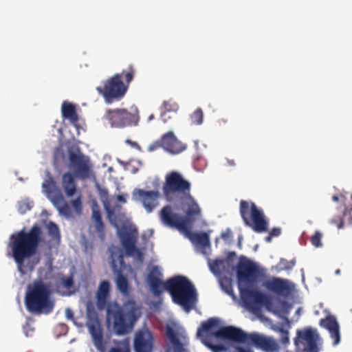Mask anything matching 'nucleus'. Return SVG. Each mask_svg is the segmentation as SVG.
<instances>
[{"mask_svg":"<svg viewBox=\"0 0 352 352\" xmlns=\"http://www.w3.org/2000/svg\"><path fill=\"white\" fill-rule=\"evenodd\" d=\"M118 199H119L120 201H125L124 198L122 195H119V196H118Z\"/></svg>","mask_w":352,"mask_h":352,"instance_id":"obj_53","label":"nucleus"},{"mask_svg":"<svg viewBox=\"0 0 352 352\" xmlns=\"http://www.w3.org/2000/svg\"><path fill=\"white\" fill-rule=\"evenodd\" d=\"M347 217V221L349 223H352V207L350 209L344 207V210L342 212V214L331 219L330 223L336 226L338 229H341L344 227V219Z\"/></svg>","mask_w":352,"mask_h":352,"instance_id":"obj_25","label":"nucleus"},{"mask_svg":"<svg viewBox=\"0 0 352 352\" xmlns=\"http://www.w3.org/2000/svg\"><path fill=\"white\" fill-rule=\"evenodd\" d=\"M110 293V283L102 280L96 293V305L99 310L106 308L107 320L111 322L117 335L129 333L141 316V307L134 300H129L120 305L116 302L107 303Z\"/></svg>","mask_w":352,"mask_h":352,"instance_id":"obj_3","label":"nucleus"},{"mask_svg":"<svg viewBox=\"0 0 352 352\" xmlns=\"http://www.w3.org/2000/svg\"><path fill=\"white\" fill-rule=\"evenodd\" d=\"M220 320L210 318L201 323L197 330V336L200 337L203 331L210 333L218 339L228 340L238 343L248 342L257 349L265 352H278L279 345L272 337H267L258 333H246L239 328L228 326L220 327L217 331H212L213 328L218 327Z\"/></svg>","mask_w":352,"mask_h":352,"instance_id":"obj_6","label":"nucleus"},{"mask_svg":"<svg viewBox=\"0 0 352 352\" xmlns=\"http://www.w3.org/2000/svg\"><path fill=\"white\" fill-rule=\"evenodd\" d=\"M272 236H271V234H270L268 236H267L265 237V241H266L267 242H270V241H271V239H272Z\"/></svg>","mask_w":352,"mask_h":352,"instance_id":"obj_50","label":"nucleus"},{"mask_svg":"<svg viewBox=\"0 0 352 352\" xmlns=\"http://www.w3.org/2000/svg\"><path fill=\"white\" fill-rule=\"evenodd\" d=\"M109 352H129V350L128 349H122L118 347H112Z\"/></svg>","mask_w":352,"mask_h":352,"instance_id":"obj_45","label":"nucleus"},{"mask_svg":"<svg viewBox=\"0 0 352 352\" xmlns=\"http://www.w3.org/2000/svg\"><path fill=\"white\" fill-rule=\"evenodd\" d=\"M332 199L333 201H336V202H341V203H344V201L346 199V197L342 195H335L332 197Z\"/></svg>","mask_w":352,"mask_h":352,"instance_id":"obj_43","label":"nucleus"},{"mask_svg":"<svg viewBox=\"0 0 352 352\" xmlns=\"http://www.w3.org/2000/svg\"><path fill=\"white\" fill-rule=\"evenodd\" d=\"M137 234L135 235L132 232H124L120 233V239L121 244L126 251L128 256H135L139 260L142 261L144 258L142 251L136 248Z\"/></svg>","mask_w":352,"mask_h":352,"instance_id":"obj_16","label":"nucleus"},{"mask_svg":"<svg viewBox=\"0 0 352 352\" xmlns=\"http://www.w3.org/2000/svg\"><path fill=\"white\" fill-rule=\"evenodd\" d=\"M320 337L316 329L306 327L296 330L294 340L296 352H319Z\"/></svg>","mask_w":352,"mask_h":352,"instance_id":"obj_11","label":"nucleus"},{"mask_svg":"<svg viewBox=\"0 0 352 352\" xmlns=\"http://www.w3.org/2000/svg\"><path fill=\"white\" fill-rule=\"evenodd\" d=\"M67 153L69 167L76 178L86 180L95 177L89 157L84 155L78 147L69 148Z\"/></svg>","mask_w":352,"mask_h":352,"instance_id":"obj_10","label":"nucleus"},{"mask_svg":"<svg viewBox=\"0 0 352 352\" xmlns=\"http://www.w3.org/2000/svg\"><path fill=\"white\" fill-rule=\"evenodd\" d=\"M49 235L56 241H60V234L58 226L54 222H50L47 225Z\"/></svg>","mask_w":352,"mask_h":352,"instance_id":"obj_31","label":"nucleus"},{"mask_svg":"<svg viewBox=\"0 0 352 352\" xmlns=\"http://www.w3.org/2000/svg\"><path fill=\"white\" fill-rule=\"evenodd\" d=\"M223 265V261L222 260H215L210 264V270L214 274L219 273Z\"/></svg>","mask_w":352,"mask_h":352,"instance_id":"obj_36","label":"nucleus"},{"mask_svg":"<svg viewBox=\"0 0 352 352\" xmlns=\"http://www.w3.org/2000/svg\"><path fill=\"white\" fill-rule=\"evenodd\" d=\"M301 312H302V308L300 307H298L296 311H295V315L294 317H292V318L289 319L287 318V328H289L291 327L292 324H293L294 322L298 321L300 316H301Z\"/></svg>","mask_w":352,"mask_h":352,"instance_id":"obj_35","label":"nucleus"},{"mask_svg":"<svg viewBox=\"0 0 352 352\" xmlns=\"http://www.w3.org/2000/svg\"><path fill=\"white\" fill-rule=\"evenodd\" d=\"M135 73L133 65H129L126 70H123L122 73L116 74L108 78L104 82V86L98 87L96 90L108 102H111L112 99H120L126 93Z\"/></svg>","mask_w":352,"mask_h":352,"instance_id":"obj_8","label":"nucleus"},{"mask_svg":"<svg viewBox=\"0 0 352 352\" xmlns=\"http://www.w3.org/2000/svg\"><path fill=\"white\" fill-rule=\"evenodd\" d=\"M66 316H67V318L68 319H72V320H73V319H74V314H73V312H72L70 309H67L66 310Z\"/></svg>","mask_w":352,"mask_h":352,"instance_id":"obj_47","label":"nucleus"},{"mask_svg":"<svg viewBox=\"0 0 352 352\" xmlns=\"http://www.w3.org/2000/svg\"><path fill=\"white\" fill-rule=\"evenodd\" d=\"M43 191L51 200L56 194L60 193L58 190L56 184L50 172L45 175V178L42 184Z\"/></svg>","mask_w":352,"mask_h":352,"instance_id":"obj_22","label":"nucleus"},{"mask_svg":"<svg viewBox=\"0 0 352 352\" xmlns=\"http://www.w3.org/2000/svg\"><path fill=\"white\" fill-rule=\"evenodd\" d=\"M160 144L162 148L172 153H179L186 148L173 132L165 133L160 140Z\"/></svg>","mask_w":352,"mask_h":352,"instance_id":"obj_18","label":"nucleus"},{"mask_svg":"<svg viewBox=\"0 0 352 352\" xmlns=\"http://www.w3.org/2000/svg\"><path fill=\"white\" fill-rule=\"evenodd\" d=\"M322 237V234L318 231L316 230L314 234L311 236L310 239L311 243L312 245H314L316 248H320L322 245L321 239Z\"/></svg>","mask_w":352,"mask_h":352,"instance_id":"obj_33","label":"nucleus"},{"mask_svg":"<svg viewBox=\"0 0 352 352\" xmlns=\"http://www.w3.org/2000/svg\"><path fill=\"white\" fill-rule=\"evenodd\" d=\"M43 241V232L37 224L33 225L28 231L23 229L10 236L8 246L11 250L12 256L21 275L34 271L40 262L38 257H32L36 254Z\"/></svg>","mask_w":352,"mask_h":352,"instance_id":"obj_5","label":"nucleus"},{"mask_svg":"<svg viewBox=\"0 0 352 352\" xmlns=\"http://www.w3.org/2000/svg\"><path fill=\"white\" fill-rule=\"evenodd\" d=\"M295 260H292L289 262H287V270H291L295 265Z\"/></svg>","mask_w":352,"mask_h":352,"instance_id":"obj_48","label":"nucleus"},{"mask_svg":"<svg viewBox=\"0 0 352 352\" xmlns=\"http://www.w3.org/2000/svg\"><path fill=\"white\" fill-rule=\"evenodd\" d=\"M296 285L294 283L287 280V298L289 296H292L296 293Z\"/></svg>","mask_w":352,"mask_h":352,"instance_id":"obj_39","label":"nucleus"},{"mask_svg":"<svg viewBox=\"0 0 352 352\" xmlns=\"http://www.w3.org/2000/svg\"><path fill=\"white\" fill-rule=\"evenodd\" d=\"M52 202L60 214L65 217L71 216V208L68 204L65 201L61 193H58L53 196Z\"/></svg>","mask_w":352,"mask_h":352,"instance_id":"obj_23","label":"nucleus"},{"mask_svg":"<svg viewBox=\"0 0 352 352\" xmlns=\"http://www.w3.org/2000/svg\"><path fill=\"white\" fill-rule=\"evenodd\" d=\"M320 325L327 329L329 332L339 328V325L336 320L333 317H327L320 320Z\"/></svg>","mask_w":352,"mask_h":352,"instance_id":"obj_30","label":"nucleus"},{"mask_svg":"<svg viewBox=\"0 0 352 352\" xmlns=\"http://www.w3.org/2000/svg\"><path fill=\"white\" fill-rule=\"evenodd\" d=\"M154 339L148 329H140L136 332L134 338V350L135 352H152Z\"/></svg>","mask_w":352,"mask_h":352,"instance_id":"obj_15","label":"nucleus"},{"mask_svg":"<svg viewBox=\"0 0 352 352\" xmlns=\"http://www.w3.org/2000/svg\"><path fill=\"white\" fill-rule=\"evenodd\" d=\"M154 119V115L153 114H151V116H149V117L148 118V121H151L152 120Z\"/></svg>","mask_w":352,"mask_h":352,"instance_id":"obj_52","label":"nucleus"},{"mask_svg":"<svg viewBox=\"0 0 352 352\" xmlns=\"http://www.w3.org/2000/svg\"><path fill=\"white\" fill-rule=\"evenodd\" d=\"M282 340H283V341L286 340V337L285 338L284 336H283Z\"/></svg>","mask_w":352,"mask_h":352,"instance_id":"obj_57","label":"nucleus"},{"mask_svg":"<svg viewBox=\"0 0 352 352\" xmlns=\"http://www.w3.org/2000/svg\"><path fill=\"white\" fill-rule=\"evenodd\" d=\"M133 195L143 204L148 212H151L158 205L160 194L157 190L146 191L143 189H135Z\"/></svg>","mask_w":352,"mask_h":352,"instance_id":"obj_17","label":"nucleus"},{"mask_svg":"<svg viewBox=\"0 0 352 352\" xmlns=\"http://www.w3.org/2000/svg\"><path fill=\"white\" fill-rule=\"evenodd\" d=\"M105 118L113 127H124L136 125L138 122V112H129L126 109H108Z\"/></svg>","mask_w":352,"mask_h":352,"instance_id":"obj_12","label":"nucleus"},{"mask_svg":"<svg viewBox=\"0 0 352 352\" xmlns=\"http://www.w3.org/2000/svg\"><path fill=\"white\" fill-rule=\"evenodd\" d=\"M91 220L96 232L98 237L103 241L105 238V226L102 219L101 212L97 206L92 208Z\"/></svg>","mask_w":352,"mask_h":352,"instance_id":"obj_20","label":"nucleus"},{"mask_svg":"<svg viewBox=\"0 0 352 352\" xmlns=\"http://www.w3.org/2000/svg\"><path fill=\"white\" fill-rule=\"evenodd\" d=\"M61 113L64 118L69 120L72 124L78 121V116L76 113V107L71 102L64 101L62 103Z\"/></svg>","mask_w":352,"mask_h":352,"instance_id":"obj_24","label":"nucleus"},{"mask_svg":"<svg viewBox=\"0 0 352 352\" xmlns=\"http://www.w3.org/2000/svg\"><path fill=\"white\" fill-rule=\"evenodd\" d=\"M51 296L52 289L49 283L41 279L34 280L27 288L25 296L27 310L36 315L50 314L54 307Z\"/></svg>","mask_w":352,"mask_h":352,"instance_id":"obj_7","label":"nucleus"},{"mask_svg":"<svg viewBox=\"0 0 352 352\" xmlns=\"http://www.w3.org/2000/svg\"><path fill=\"white\" fill-rule=\"evenodd\" d=\"M263 285L270 292L276 295H283L286 292V280L273 277L266 280Z\"/></svg>","mask_w":352,"mask_h":352,"instance_id":"obj_19","label":"nucleus"},{"mask_svg":"<svg viewBox=\"0 0 352 352\" xmlns=\"http://www.w3.org/2000/svg\"><path fill=\"white\" fill-rule=\"evenodd\" d=\"M184 233L189 236L190 239L193 243L201 245L202 248L210 247V237L208 233H191L190 231Z\"/></svg>","mask_w":352,"mask_h":352,"instance_id":"obj_26","label":"nucleus"},{"mask_svg":"<svg viewBox=\"0 0 352 352\" xmlns=\"http://www.w3.org/2000/svg\"><path fill=\"white\" fill-rule=\"evenodd\" d=\"M272 237L278 236L280 234V229L278 228H274L270 232Z\"/></svg>","mask_w":352,"mask_h":352,"instance_id":"obj_44","label":"nucleus"},{"mask_svg":"<svg viewBox=\"0 0 352 352\" xmlns=\"http://www.w3.org/2000/svg\"><path fill=\"white\" fill-rule=\"evenodd\" d=\"M111 267L116 274V285L118 289L124 295H128L129 292V282L122 271L118 268V263L120 266L124 265V256L122 251L118 248H113L111 250Z\"/></svg>","mask_w":352,"mask_h":352,"instance_id":"obj_14","label":"nucleus"},{"mask_svg":"<svg viewBox=\"0 0 352 352\" xmlns=\"http://www.w3.org/2000/svg\"><path fill=\"white\" fill-rule=\"evenodd\" d=\"M62 283L65 288H71L74 285V280L72 276L68 277H63L62 278Z\"/></svg>","mask_w":352,"mask_h":352,"instance_id":"obj_38","label":"nucleus"},{"mask_svg":"<svg viewBox=\"0 0 352 352\" xmlns=\"http://www.w3.org/2000/svg\"><path fill=\"white\" fill-rule=\"evenodd\" d=\"M162 190L168 201H179L183 204L186 216L173 212L170 206L163 207L160 212L162 223L182 232H188L190 226L201 216V209L191 195V183L177 171L166 174Z\"/></svg>","mask_w":352,"mask_h":352,"instance_id":"obj_1","label":"nucleus"},{"mask_svg":"<svg viewBox=\"0 0 352 352\" xmlns=\"http://www.w3.org/2000/svg\"><path fill=\"white\" fill-rule=\"evenodd\" d=\"M238 351L239 352H253L252 351H251L250 349H244L243 347H239Z\"/></svg>","mask_w":352,"mask_h":352,"instance_id":"obj_49","label":"nucleus"},{"mask_svg":"<svg viewBox=\"0 0 352 352\" xmlns=\"http://www.w3.org/2000/svg\"><path fill=\"white\" fill-rule=\"evenodd\" d=\"M86 326L97 350L100 352H107V343L103 340L102 329L96 311L88 309Z\"/></svg>","mask_w":352,"mask_h":352,"instance_id":"obj_13","label":"nucleus"},{"mask_svg":"<svg viewBox=\"0 0 352 352\" xmlns=\"http://www.w3.org/2000/svg\"><path fill=\"white\" fill-rule=\"evenodd\" d=\"M336 274H340V270H337L336 271Z\"/></svg>","mask_w":352,"mask_h":352,"instance_id":"obj_56","label":"nucleus"},{"mask_svg":"<svg viewBox=\"0 0 352 352\" xmlns=\"http://www.w3.org/2000/svg\"><path fill=\"white\" fill-rule=\"evenodd\" d=\"M166 352H176L175 350H174V348L173 349H168Z\"/></svg>","mask_w":352,"mask_h":352,"instance_id":"obj_54","label":"nucleus"},{"mask_svg":"<svg viewBox=\"0 0 352 352\" xmlns=\"http://www.w3.org/2000/svg\"><path fill=\"white\" fill-rule=\"evenodd\" d=\"M228 163H229L230 165H232V166H234V165L235 164V163L234 162V161H233V160H232V161H228Z\"/></svg>","mask_w":352,"mask_h":352,"instance_id":"obj_55","label":"nucleus"},{"mask_svg":"<svg viewBox=\"0 0 352 352\" xmlns=\"http://www.w3.org/2000/svg\"><path fill=\"white\" fill-rule=\"evenodd\" d=\"M205 344L213 352H226L228 351L227 346L222 344H212L209 342H205Z\"/></svg>","mask_w":352,"mask_h":352,"instance_id":"obj_34","label":"nucleus"},{"mask_svg":"<svg viewBox=\"0 0 352 352\" xmlns=\"http://www.w3.org/2000/svg\"><path fill=\"white\" fill-rule=\"evenodd\" d=\"M166 334L173 344L174 350L176 352H184L185 349L184 346L177 337V333L173 328L168 327L166 330Z\"/></svg>","mask_w":352,"mask_h":352,"instance_id":"obj_27","label":"nucleus"},{"mask_svg":"<svg viewBox=\"0 0 352 352\" xmlns=\"http://www.w3.org/2000/svg\"><path fill=\"white\" fill-rule=\"evenodd\" d=\"M160 146H161L160 141L155 142L153 145H151L149 149H150V151H153V150L159 148Z\"/></svg>","mask_w":352,"mask_h":352,"instance_id":"obj_46","label":"nucleus"},{"mask_svg":"<svg viewBox=\"0 0 352 352\" xmlns=\"http://www.w3.org/2000/svg\"><path fill=\"white\" fill-rule=\"evenodd\" d=\"M221 237L226 241H230L232 238V232L230 228H227L221 234Z\"/></svg>","mask_w":352,"mask_h":352,"instance_id":"obj_40","label":"nucleus"},{"mask_svg":"<svg viewBox=\"0 0 352 352\" xmlns=\"http://www.w3.org/2000/svg\"><path fill=\"white\" fill-rule=\"evenodd\" d=\"M75 178L70 172H67L62 176V186L68 197H73L76 192Z\"/></svg>","mask_w":352,"mask_h":352,"instance_id":"obj_21","label":"nucleus"},{"mask_svg":"<svg viewBox=\"0 0 352 352\" xmlns=\"http://www.w3.org/2000/svg\"><path fill=\"white\" fill-rule=\"evenodd\" d=\"M163 274L158 266H153L148 273L146 281L151 292L160 296L165 289L170 294L173 301L183 307L186 312L195 308L197 302V294L195 286L184 276H175L164 283Z\"/></svg>","mask_w":352,"mask_h":352,"instance_id":"obj_4","label":"nucleus"},{"mask_svg":"<svg viewBox=\"0 0 352 352\" xmlns=\"http://www.w3.org/2000/svg\"><path fill=\"white\" fill-rule=\"evenodd\" d=\"M162 111L161 113V118L164 122H167L166 114L168 112H175L178 109V105L176 102L171 100L164 101L162 104Z\"/></svg>","mask_w":352,"mask_h":352,"instance_id":"obj_29","label":"nucleus"},{"mask_svg":"<svg viewBox=\"0 0 352 352\" xmlns=\"http://www.w3.org/2000/svg\"><path fill=\"white\" fill-rule=\"evenodd\" d=\"M287 316L289 315L291 309H292V306L289 305L288 303H287Z\"/></svg>","mask_w":352,"mask_h":352,"instance_id":"obj_51","label":"nucleus"},{"mask_svg":"<svg viewBox=\"0 0 352 352\" xmlns=\"http://www.w3.org/2000/svg\"><path fill=\"white\" fill-rule=\"evenodd\" d=\"M204 120V113L201 108L197 109L191 115V123L195 125L201 124Z\"/></svg>","mask_w":352,"mask_h":352,"instance_id":"obj_32","label":"nucleus"},{"mask_svg":"<svg viewBox=\"0 0 352 352\" xmlns=\"http://www.w3.org/2000/svg\"><path fill=\"white\" fill-rule=\"evenodd\" d=\"M329 333L331 335V338L333 340V344L337 345L340 341V335L339 328H338L333 331H331Z\"/></svg>","mask_w":352,"mask_h":352,"instance_id":"obj_37","label":"nucleus"},{"mask_svg":"<svg viewBox=\"0 0 352 352\" xmlns=\"http://www.w3.org/2000/svg\"><path fill=\"white\" fill-rule=\"evenodd\" d=\"M287 344H288L289 343V338L288 337H287Z\"/></svg>","mask_w":352,"mask_h":352,"instance_id":"obj_58","label":"nucleus"},{"mask_svg":"<svg viewBox=\"0 0 352 352\" xmlns=\"http://www.w3.org/2000/svg\"><path fill=\"white\" fill-rule=\"evenodd\" d=\"M106 211L107 218L111 224L115 228H118L119 222H120L124 217V214L120 212L116 213V208L112 209L109 207H106Z\"/></svg>","mask_w":352,"mask_h":352,"instance_id":"obj_28","label":"nucleus"},{"mask_svg":"<svg viewBox=\"0 0 352 352\" xmlns=\"http://www.w3.org/2000/svg\"><path fill=\"white\" fill-rule=\"evenodd\" d=\"M258 274L254 263L245 258H241L236 267V276L240 296L245 307L257 314L263 307L267 311H276L280 307L286 309V300H280L270 295L258 291L256 287L250 289L246 285H252Z\"/></svg>","mask_w":352,"mask_h":352,"instance_id":"obj_2","label":"nucleus"},{"mask_svg":"<svg viewBox=\"0 0 352 352\" xmlns=\"http://www.w3.org/2000/svg\"><path fill=\"white\" fill-rule=\"evenodd\" d=\"M30 206L29 204L26 202H21L19 204L18 210L21 214L25 213L28 210H30Z\"/></svg>","mask_w":352,"mask_h":352,"instance_id":"obj_41","label":"nucleus"},{"mask_svg":"<svg viewBox=\"0 0 352 352\" xmlns=\"http://www.w3.org/2000/svg\"><path fill=\"white\" fill-rule=\"evenodd\" d=\"M239 212L244 223L254 232L261 233L267 230L268 223L262 210L254 202L240 201Z\"/></svg>","mask_w":352,"mask_h":352,"instance_id":"obj_9","label":"nucleus"},{"mask_svg":"<svg viewBox=\"0 0 352 352\" xmlns=\"http://www.w3.org/2000/svg\"><path fill=\"white\" fill-rule=\"evenodd\" d=\"M72 205L77 212H80L82 210V202L80 197L72 200Z\"/></svg>","mask_w":352,"mask_h":352,"instance_id":"obj_42","label":"nucleus"}]
</instances>
